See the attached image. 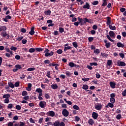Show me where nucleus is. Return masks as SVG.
Returning a JSON list of instances; mask_svg holds the SVG:
<instances>
[{"instance_id":"473e14b6","label":"nucleus","mask_w":126,"mask_h":126,"mask_svg":"<svg viewBox=\"0 0 126 126\" xmlns=\"http://www.w3.org/2000/svg\"><path fill=\"white\" fill-rule=\"evenodd\" d=\"M73 109H74V110H77L78 111H79V107L76 105H74L73 106Z\"/></svg>"},{"instance_id":"774afa93","label":"nucleus","mask_w":126,"mask_h":126,"mask_svg":"<svg viewBox=\"0 0 126 126\" xmlns=\"http://www.w3.org/2000/svg\"><path fill=\"white\" fill-rule=\"evenodd\" d=\"M7 126H13V123L12 122H9L8 124H7Z\"/></svg>"},{"instance_id":"7ed1b4c3","label":"nucleus","mask_w":126,"mask_h":126,"mask_svg":"<svg viewBox=\"0 0 126 126\" xmlns=\"http://www.w3.org/2000/svg\"><path fill=\"white\" fill-rule=\"evenodd\" d=\"M39 106L42 109L44 108H46V106H47V103L45 101H41L39 103Z\"/></svg>"},{"instance_id":"bf43d9fd","label":"nucleus","mask_w":126,"mask_h":126,"mask_svg":"<svg viewBox=\"0 0 126 126\" xmlns=\"http://www.w3.org/2000/svg\"><path fill=\"white\" fill-rule=\"evenodd\" d=\"M122 94L123 97H126V90H124L123 92H122Z\"/></svg>"},{"instance_id":"c03bdc74","label":"nucleus","mask_w":126,"mask_h":126,"mask_svg":"<svg viewBox=\"0 0 126 126\" xmlns=\"http://www.w3.org/2000/svg\"><path fill=\"white\" fill-rule=\"evenodd\" d=\"M94 53V54H100V49H95Z\"/></svg>"},{"instance_id":"4468645a","label":"nucleus","mask_w":126,"mask_h":126,"mask_svg":"<svg viewBox=\"0 0 126 126\" xmlns=\"http://www.w3.org/2000/svg\"><path fill=\"white\" fill-rule=\"evenodd\" d=\"M88 123L89 124V125H90V126H93V125H94V120L92 119H90L88 121Z\"/></svg>"},{"instance_id":"bb28decb","label":"nucleus","mask_w":126,"mask_h":126,"mask_svg":"<svg viewBox=\"0 0 126 126\" xmlns=\"http://www.w3.org/2000/svg\"><path fill=\"white\" fill-rule=\"evenodd\" d=\"M12 108H13V104H12V103L8 104L7 106V109H12Z\"/></svg>"},{"instance_id":"4d7b16f0","label":"nucleus","mask_w":126,"mask_h":126,"mask_svg":"<svg viewBox=\"0 0 126 126\" xmlns=\"http://www.w3.org/2000/svg\"><path fill=\"white\" fill-rule=\"evenodd\" d=\"M93 29L94 30H97L98 29V27L97 26V25H94L93 26Z\"/></svg>"},{"instance_id":"3c124183","label":"nucleus","mask_w":126,"mask_h":126,"mask_svg":"<svg viewBox=\"0 0 126 126\" xmlns=\"http://www.w3.org/2000/svg\"><path fill=\"white\" fill-rule=\"evenodd\" d=\"M83 89H84V90H87V89H88V86L87 85H83Z\"/></svg>"},{"instance_id":"a878e982","label":"nucleus","mask_w":126,"mask_h":126,"mask_svg":"<svg viewBox=\"0 0 126 126\" xmlns=\"http://www.w3.org/2000/svg\"><path fill=\"white\" fill-rule=\"evenodd\" d=\"M53 126H60V122L58 121H56L53 124Z\"/></svg>"},{"instance_id":"603ef678","label":"nucleus","mask_w":126,"mask_h":126,"mask_svg":"<svg viewBox=\"0 0 126 126\" xmlns=\"http://www.w3.org/2000/svg\"><path fill=\"white\" fill-rule=\"evenodd\" d=\"M35 49L34 48H30L29 50L30 53H34L35 52Z\"/></svg>"},{"instance_id":"a211bd4d","label":"nucleus","mask_w":126,"mask_h":126,"mask_svg":"<svg viewBox=\"0 0 126 126\" xmlns=\"http://www.w3.org/2000/svg\"><path fill=\"white\" fill-rule=\"evenodd\" d=\"M105 107L106 108H109V107L110 108H114V103L109 102Z\"/></svg>"},{"instance_id":"6e6552de","label":"nucleus","mask_w":126,"mask_h":126,"mask_svg":"<svg viewBox=\"0 0 126 126\" xmlns=\"http://www.w3.org/2000/svg\"><path fill=\"white\" fill-rule=\"evenodd\" d=\"M117 64L118 66H126V65L125 63L122 61H118Z\"/></svg>"},{"instance_id":"dca6fc26","label":"nucleus","mask_w":126,"mask_h":126,"mask_svg":"<svg viewBox=\"0 0 126 126\" xmlns=\"http://www.w3.org/2000/svg\"><path fill=\"white\" fill-rule=\"evenodd\" d=\"M117 46L118 48H124V47H125V45L120 42L117 43Z\"/></svg>"},{"instance_id":"58836bf2","label":"nucleus","mask_w":126,"mask_h":126,"mask_svg":"<svg viewBox=\"0 0 126 126\" xmlns=\"http://www.w3.org/2000/svg\"><path fill=\"white\" fill-rule=\"evenodd\" d=\"M15 58L16 60H17V61H19L21 59V56L20 55H17L15 56Z\"/></svg>"},{"instance_id":"8fccbe9b","label":"nucleus","mask_w":126,"mask_h":126,"mask_svg":"<svg viewBox=\"0 0 126 126\" xmlns=\"http://www.w3.org/2000/svg\"><path fill=\"white\" fill-rule=\"evenodd\" d=\"M72 45L74 48H77L78 47V45H77V42H74L72 43Z\"/></svg>"},{"instance_id":"4be33fe9","label":"nucleus","mask_w":126,"mask_h":126,"mask_svg":"<svg viewBox=\"0 0 126 126\" xmlns=\"http://www.w3.org/2000/svg\"><path fill=\"white\" fill-rule=\"evenodd\" d=\"M107 64L108 65V66H110L111 64H113V61L110 60H108Z\"/></svg>"},{"instance_id":"e2e57ef3","label":"nucleus","mask_w":126,"mask_h":126,"mask_svg":"<svg viewBox=\"0 0 126 126\" xmlns=\"http://www.w3.org/2000/svg\"><path fill=\"white\" fill-rule=\"evenodd\" d=\"M119 56L121 57V58H122V59H124V58H125V54H124V53H119Z\"/></svg>"},{"instance_id":"e433bc0d","label":"nucleus","mask_w":126,"mask_h":126,"mask_svg":"<svg viewBox=\"0 0 126 126\" xmlns=\"http://www.w3.org/2000/svg\"><path fill=\"white\" fill-rule=\"evenodd\" d=\"M35 92H37V93H42L43 92V90H42L40 88L36 89Z\"/></svg>"},{"instance_id":"49530a36","label":"nucleus","mask_w":126,"mask_h":126,"mask_svg":"<svg viewBox=\"0 0 126 126\" xmlns=\"http://www.w3.org/2000/svg\"><path fill=\"white\" fill-rule=\"evenodd\" d=\"M57 64L56 63H52L49 64V66H56Z\"/></svg>"},{"instance_id":"de8ad7c7","label":"nucleus","mask_w":126,"mask_h":126,"mask_svg":"<svg viewBox=\"0 0 126 126\" xmlns=\"http://www.w3.org/2000/svg\"><path fill=\"white\" fill-rule=\"evenodd\" d=\"M36 120H33L32 118H30V123H31L32 124H35V122Z\"/></svg>"},{"instance_id":"ea45409f","label":"nucleus","mask_w":126,"mask_h":126,"mask_svg":"<svg viewBox=\"0 0 126 126\" xmlns=\"http://www.w3.org/2000/svg\"><path fill=\"white\" fill-rule=\"evenodd\" d=\"M70 49H71V47L70 46H68V47H64V51L65 52H66V51H67V50H70Z\"/></svg>"},{"instance_id":"338daca9","label":"nucleus","mask_w":126,"mask_h":126,"mask_svg":"<svg viewBox=\"0 0 126 126\" xmlns=\"http://www.w3.org/2000/svg\"><path fill=\"white\" fill-rule=\"evenodd\" d=\"M22 44H26V43H27V40L25 38L23 39L22 40Z\"/></svg>"},{"instance_id":"ddd939ff","label":"nucleus","mask_w":126,"mask_h":126,"mask_svg":"<svg viewBox=\"0 0 126 126\" xmlns=\"http://www.w3.org/2000/svg\"><path fill=\"white\" fill-rule=\"evenodd\" d=\"M7 28L6 26H0V32H3L4 31H6ZM3 31V32H2Z\"/></svg>"},{"instance_id":"a19ab883","label":"nucleus","mask_w":126,"mask_h":126,"mask_svg":"<svg viewBox=\"0 0 126 126\" xmlns=\"http://www.w3.org/2000/svg\"><path fill=\"white\" fill-rule=\"evenodd\" d=\"M65 74L68 77H70V76L71 75V72L68 71L65 72Z\"/></svg>"},{"instance_id":"c9c22d12","label":"nucleus","mask_w":126,"mask_h":126,"mask_svg":"<svg viewBox=\"0 0 126 126\" xmlns=\"http://www.w3.org/2000/svg\"><path fill=\"white\" fill-rule=\"evenodd\" d=\"M103 2L102 4V6H106L107 5V2L108 1V0H103Z\"/></svg>"},{"instance_id":"9d476101","label":"nucleus","mask_w":126,"mask_h":126,"mask_svg":"<svg viewBox=\"0 0 126 126\" xmlns=\"http://www.w3.org/2000/svg\"><path fill=\"white\" fill-rule=\"evenodd\" d=\"M83 8L90 9V5L89 3L86 2L85 4L83 6Z\"/></svg>"},{"instance_id":"0eeeda50","label":"nucleus","mask_w":126,"mask_h":126,"mask_svg":"<svg viewBox=\"0 0 126 126\" xmlns=\"http://www.w3.org/2000/svg\"><path fill=\"white\" fill-rule=\"evenodd\" d=\"M95 109L98 111H100L102 109V104L101 103H98L95 106Z\"/></svg>"},{"instance_id":"864d4df0","label":"nucleus","mask_w":126,"mask_h":126,"mask_svg":"<svg viewBox=\"0 0 126 126\" xmlns=\"http://www.w3.org/2000/svg\"><path fill=\"white\" fill-rule=\"evenodd\" d=\"M57 54H59V55H61V54H63V50L62 49H59L57 51Z\"/></svg>"},{"instance_id":"72a5a7b5","label":"nucleus","mask_w":126,"mask_h":126,"mask_svg":"<svg viewBox=\"0 0 126 126\" xmlns=\"http://www.w3.org/2000/svg\"><path fill=\"white\" fill-rule=\"evenodd\" d=\"M22 96H27L28 95V93L26 92V91H24L22 93Z\"/></svg>"},{"instance_id":"423d86ee","label":"nucleus","mask_w":126,"mask_h":126,"mask_svg":"<svg viewBox=\"0 0 126 126\" xmlns=\"http://www.w3.org/2000/svg\"><path fill=\"white\" fill-rule=\"evenodd\" d=\"M0 35L2 37H7V39L9 38V35L7 33H6V32L4 31V32H1L0 33Z\"/></svg>"},{"instance_id":"b1692460","label":"nucleus","mask_w":126,"mask_h":126,"mask_svg":"<svg viewBox=\"0 0 126 126\" xmlns=\"http://www.w3.org/2000/svg\"><path fill=\"white\" fill-rule=\"evenodd\" d=\"M15 67H16V68H17V69H21V68H22V66H21V65L20 64H16L15 66Z\"/></svg>"},{"instance_id":"13d9d810","label":"nucleus","mask_w":126,"mask_h":126,"mask_svg":"<svg viewBox=\"0 0 126 126\" xmlns=\"http://www.w3.org/2000/svg\"><path fill=\"white\" fill-rule=\"evenodd\" d=\"M121 118H122V115H121V114L117 115L116 116L117 120H121Z\"/></svg>"},{"instance_id":"f3484780","label":"nucleus","mask_w":126,"mask_h":126,"mask_svg":"<svg viewBox=\"0 0 126 126\" xmlns=\"http://www.w3.org/2000/svg\"><path fill=\"white\" fill-rule=\"evenodd\" d=\"M107 20L106 22V24L107 25H111V23L112 22V21L111 20V18L110 17H107Z\"/></svg>"},{"instance_id":"f257e3e1","label":"nucleus","mask_w":126,"mask_h":126,"mask_svg":"<svg viewBox=\"0 0 126 126\" xmlns=\"http://www.w3.org/2000/svg\"><path fill=\"white\" fill-rule=\"evenodd\" d=\"M16 50H17V48L14 46H11L10 49L8 47H5V50L6 52L5 54V57H7V58H11L13 56L12 51H16Z\"/></svg>"},{"instance_id":"f704fd0d","label":"nucleus","mask_w":126,"mask_h":126,"mask_svg":"<svg viewBox=\"0 0 126 126\" xmlns=\"http://www.w3.org/2000/svg\"><path fill=\"white\" fill-rule=\"evenodd\" d=\"M109 28L111 29V30H116V26H112V25H109Z\"/></svg>"},{"instance_id":"2f4dec72","label":"nucleus","mask_w":126,"mask_h":126,"mask_svg":"<svg viewBox=\"0 0 126 126\" xmlns=\"http://www.w3.org/2000/svg\"><path fill=\"white\" fill-rule=\"evenodd\" d=\"M46 76L48 77V78H51V71H48L46 72Z\"/></svg>"},{"instance_id":"5701e85b","label":"nucleus","mask_w":126,"mask_h":126,"mask_svg":"<svg viewBox=\"0 0 126 126\" xmlns=\"http://www.w3.org/2000/svg\"><path fill=\"white\" fill-rule=\"evenodd\" d=\"M110 101L111 103H112V104H115V102H116V99H115V97H110Z\"/></svg>"},{"instance_id":"412c9836","label":"nucleus","mask_w":126,"mask_h":126,"mask_svg":"<svg viewBox=\"0 0 126 126\" xmlns=\"http://www.w3.org/2000/svg\"><path fill=\"white\" fill-rule=\"evenodd\" d=\"M2 98H3V99H8V98H10V94H4L2 96Z\"/></svg>"},{"instance_id":"6e6d98bb","label":"nucleus","mask_w":126,"mask_h":126,"mask_svg":"<svg viewBox=\"0 0 126 126\" xmlns=\"http://www.w3.org/2000/svg\"><path fill=\"white\" fill-rule=\"evenodd\" d=\"M22 39H23V36L21 35L18 37V38H17V41H21Z\"/></svg>"},{"instance_id":"9b49d317","label":"nucleus","mask_w":126,"mask_h":126,"mask_svg":"<svg viewBox=\"0 0 126 126\" xmlns=\"http://www.w3.org/2000/svg\"><path fill=\"white\" fill-rule=\"evenodd\" d=\"M98 113L96 112H93L92 113V118L94 119V120H97L98 119Z\"/></svg>"},{"instance_id":"39448f33","label":"nucleus","mask_w":126,"mask_h":126,"mask_svg":"<svg viewBox=\"0 0 126 126\" xmlns=\"http://www.w3.org/2000/svg\"><path fill=\"white\" fill-rule=\"evenodd\" d=\"M62 114L64 117H68V115H69V112L66 109H63L62 111Z\"/></svg>"},{"instance_id":"4c0bfd02","label":"nucleus","mask_w":126,"mask_h":126,"mask_svg":"<svg viewBox=\"0 0 126 126\" xmlns=\"http://www.w3.org/2000/svg\"><path fill=\"white\" fill-rule=\"evenodd\" d=\"M59 32L60 33H63V32H64V29H63V28H59Z\"/></svg>"},{"instance_id":"7c9ffc66","label":"nucleus","mask_w":126,"mask_h":126,"mask_svg":"<svg viewBox=\"0 0 126 126\" xmlns=\"http://www.w3.org/2000/svg\"><path fill=\"white\" fill-rule=\"evenodd\" d=\"M75 65H76L74 64V63L72 62H70L69 63V66H70V67H74V66H76Z\"/></svg>"},{"instance_id":"680f3d73","label":"nucleus","mask_w":126,"mask_h":126,"mask_svg":"<svg viewBox=\"0 0 126 126\" xmlns=\"http://www.w3.org/2000/svg\"><path fill=\"white\" fill-rule=\"evenodd\" d=\"M35 51H37V52H42V51H43V49L36 48H35Z\"/></svg>"},{"instance_id":"f03ea898","label":"nucleus","mask_w":126,"mask_h":126,"mask_svg":"<svg viewBox=\"0 0 126 126\" xmlns=\"http://www.w3.org/2000/svg\"><path fill=\"white\" fill-rule=\"evenodd\" d=\"M109 35H107L106 36L107 39L109 40L110 42L114 43V39H112L110 37H111L112 39H115V38H116V34H115V32L113 31H110L109 32Z\"/></svg>"},{"instance_id":"2eb2a0df","label":"nucleus","mask_w":126,"mask_h":126,"mask_svg":"<svg viewBox=\"0 0 126 126\" xmlns=\"http://www.w3.org/2000/svg\"><path fill=\"white\" fill-rule=\"evenodd\" d=\"M34 27H32L31 29V31L29 32V34H30V35L32 36H33V35L35 34V31H34Z\"/></svg>"},{"instance_id":"6ab92c4d","label":"nucleus","mask_w":126,"mask_h":126,"mask_svg":"<svg viewBox=\"0 0 126 126\" xmlns=\"http://www.w3.org/2000/svg\"><path fill=\"white\" fill-rule=\"evenodd\" d=\"M54 55V52L51 51L50 53H47L45 54V57H49V56H53Z\"/></svg>"},{"instance_id":"393cba45","label":"nucleus","mask_w":126,"mask_h":126,"mask_svg":"<svg viewBox=\"0 0 126 126\" xmlns=\"http://www.w3.org/2000/svg\"><path fill=\"white\" fill-rule=\"evenodd\" d=\"M27 71H34V70H36V68H29L27 69Z\"/></svg>"},{"instance_id":"0e129e2a","label":"nucleus","mask_w":126,"mask_h":126,"mask_svg":"<svg viewBox=\"0 0 126 126\" xmlns=\"http://www.w3.org/2000/svg\"><path fill=\"white\" fill-rule=\"evenodd\" d=\"M44 63L46 64H49L50 63V60H46L44 61Z\"/></svg>"},{"instance_id":"20e7f679","label":"nucleus","mask_w":126,"mask_h":126,"mask_svg":"<svg viewBox=\"0 0 126 126\" xmlns=\"http://www.w3.org/2000/svg\"><path fill=\"white\" fill-rule=\"evenodd\" d=\"M47 116H48V117H55V115H56V113L54 112V111H49L46 113Z\"/></svg>"},{"instance_id":"c756f323","label":"nucleus","mask_w":126,"mask_h":126,"mask_svg":"<svg viewBox=\"0 0 126 126\" xmlns=\"http://www.w3.org/2000/svg\"><path fill=\"white\" fill-rule=\"evenodd\" d=\"M51 10H48L44 12L45 15H51Z\"/></svg>"},{"instance_id":"69168bd1","label":"nucleus","mask_w":126,"mask_h":126,"mask_svg":"<svg viewBox=\"0 0 126 126\" xmlns=\"http://www.w3.org/2000/svg\"><path fill=\"white\" fill-rule=\"evenodd\" d=\"M16 110H21V106L19 105H17L16 106Z\"/></svg>"},{"instance_id":"aec40b11","label":"nucleus","mask_w":126,"mask_h":126,"mask_svg":"<svg viewBox=\"0 0 126 126\" xmlns=\"http://www.w3.org/2000/svg\"><path fill=\"white\" fill-rule=\"evenodd\" d=\"M51 88L54 90L58 89V85L57 84H52L51 85Z\"/></svg>"},{"instance_id":"c85d7f7f","label":"nucleus","mask_w":126,"mask_h":126,"mask_svg":"<svg viewBox=\"0 0 126 126\" xmlns=\"http://www.w3.org/2000/svg\"><path fill=\"white\" fill-rule=\"evenodd\" d=\"M8 84L9 87L11 88H14V85L12 82H9Z\"/></svg>"},{"instance_id":"a18cd8bd","label":"nucleus","mask_w":126,"mask_h":126,"mask_svg":"<svg viewBox=\"0 0 126 126\" xmlns=\"http://www.w3.org/2000/svg\"><path fill=\"white\" fill-rule=\"evenodd\" d=\"M44 121V118H41L38 120V124H42V123H43V122Z\"/></svg>"},{"instance_id":"cd10ccee","label":"nucleus","mask_w":126,"mask_h":126,"mask_svg":"<svg viewBox=\"0 0 126 126\" xmlns=\"http://www.w3.org/2000/svg\"><path fill=\"white\" fill-rule=\"evenodd\" d=\"M64 101L66 102V104H68V105H72V102L70 101H67L66 100V98H64Z\"/></svg>"},{"instance_id":"052dcab7","label":"nucleus","mask_w":126,"mask_h":126,"mask_svg":"<svg viewBox=\"0 0 126 126\" xmlns=\"http://www.w3.org/2000/svg\"><path fill=\"white\" fill-rule=\"evenodd\" d=\"M116 97V94L112 93L110 94V98H115Z\"/></svg>"},{"instance_id":"1a4fd4ad","label":"nucleus","mask_w":126,"mask_h":126,"mask_svg":"<svg viewBox=\"0 0 126 126\" xmlns=\"http://www.w3.org/2000/svg\"><path fill=\"white\" fill-rule=\"evenodd\" d=\"M109 85L112 89H115V88H116V82H110L109 83Z\"/></svg>"},{"instance_id":"79ce46f5","label":"nucleus","mask_w":126,"mask_h":126,"mask_svg":"<svg viewBox=\"0 0 126 126\" xmlns=\"http://www.w3.org/2000/svg\"><path fill=\"white\" fill-rule=\"evenodd\" d=\"M105 47L106 48L108 49V48H110V47H111V43H110V42H107L105 43Z\"/></svg>"},{"instance_id":"37998d69","label":"nucleus","mask_w":126,"mask_h":126,"mask_svg":"<svg viewBox=\"0 0 126 126\" xmlns=\"http://www.w3.org/2000/svg\"><path fill=\"white\" fill-rule=\"evenodd\" d=\"M90 65L92 66L93 65H94V66H97L98 65V63H90Z\"/></svg>"},{"instance_id":"f8f14e48","label":"nucleus","mask_w":126,"mask_h":126,"mask_svg":"<svg viewBox=\"0 0 126 126\" xmlns=\"http://www.w3.org/2000/svg\"><path fill=\"white\" fill-rule=\"evenodd\" d=\"M8 19H11V16L7 15L5 17V18H3V20L5 22H7L8 21Z\"/></svg>"},{"instance_id":"5fc2aeb1","label":"nucleus","mask_w":126,"mask_h":126,"mask_svg":"<svg viewBox=\"0 0 126 126\" xmlns=\"http://www.w3.org/2000/svg\"><path fill=\"white\" fill-rule=\"evenodd\" d=\"M52 120V118L51 117H47L45 118V122L47 123V122H50Z\"/></svg>"},{"instance_id":"09e8293b","label":"nucleus","mask_w":126,"mask_h":126,"mask_svg":"<svg viewBox=\"0 0 126 126\" xmlns=\"http://www.w3.org/2000/svg\"><path fill=\"white\" fill-rule=\"evenodd\" d=\"M4 103L5 104H8V103H9V99L5 98V99H4Z\"/></svg>"}]
</instances>
